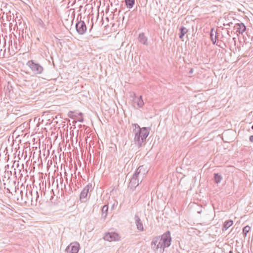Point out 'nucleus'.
Wrapping results in <instances>:
<instances>
[{
  "label": "nucleus",
  "instance_id": "nucleus-1",
  "mask_svg": "<svg viewBox=\"0 0 253 253\" xmlns=\"http://www.w3.org/2000/svg\"><path fill=\"white\" fill-rule=\"evenodd\" d=\"M171 243V237L169 231L161 236L154 237L151 243V247L155 253H164L165 249Z\"/></svg>",
  "mask_w": 253,
  "mask_h": 253
},
{
  "label": "nucleus",
  "instance_id": "nucleus-2",
  "mask_svg": "<svg viewBox=\"0 0 253 253\" xmlns=\"http://www.w3.org/2000/svg\"><path fill=\"white\" fill-rule=\"evenodd\" d=\"M132 126L134 127L133 129L134 143L138 147H140L149 134L150 128L146 127L140 128L137 124H133Z\"/></svg>",
  "mask_w": 253,
  "mask_h": 253
},
{
  "label": "nucleus",
  "instance_id": "nucleus-3",
  "mask_svg": "<svg viewBox=\"0 0 253 253\" xmlns=\"http://www.w3.org/2000/svg\"><path fill=\"white\" fill-rule=\"evenodd\" d=\"M22 200L25 203H30L31 205L36 206L38 200L39 198V195L37 191L34 190H26L25 193V197H23V192L22 190L20 191Z\"/></svg>",
  "mask_w": 253,
  "mask_h": 253
},
{
  "label": "nucleus",
  "instance_id": "nucleus-4",
  "mask_svg": "<svg viewBox=\"0 0 253 253\" xmlns=\"http://www.w3.org/2000/svg\"><path fill=\"white\" fill-rule=\"evenodd\" d=\"M144 174L143 166L139 167L133 174L129 183L128 187L134 190L139 184V178L142 177Z\"/></svg>",
  "mask_w": 253,
  "mask_h": 253
},
{
  "label": "nucleus",
  "instance_id": "nucleus-5",
  "mask_svg": "<svg viewBox=\"0 0 253 253\" xmlns=\"http://www.w3.org/2000/svg\"><path fill=\"white\" fill-rule=\"evenodd\" d=\"M27 65L34 73L36 74H41L43 70V67L40 64L35 62L34 60L28 61Z\"/></svg>",
  "mask_w": 253,
  "mask_h": 253
},
{
  "label": "nucleus",
  "instance_id": "nucleus-6",
  "mask_svg": "<svg viewBox=\"0 0 253 253\" xmlns=\"http://www.w3.org/2000/svg\"><path fill=\"white\" fill-rule=\"evenodd\" d=\"M77 32L80 35L84 34L86 31V26L84 21L80 20L76 24Z\"/></svg>",
  "mask_w": 253,
  "mask_h": 253
},
{
  "label": "nucleus",
  "instance_id": "nucleus-7",
  "mask_svg": "<svg viewBox=\"0 0 253 253\" xmlns=\"http://www.w3.org/2000/svg\"><path fill=\"white\" fill-rule=\"evenodd\" d=\"M105 241L109 242L118 241L119 240V235L115 232H111L106 233L103 237Z\"/></svg>",
  "mask_w": 253,
  "mask_h": 253
},
{
  "label": "nucleus",
  "instance_id": "nucleus-8",
  "mask_svg": "<svg viewBox=\"0 0 253 253\" xmlns=\"http://www.w3.org/2000/svg\"><path fill=\"white\" fill-rule=\"evenodd\" d=\"M91 184H88L84 187V188L82 190L80 194V199L81 201H82V202L85 201L84 200L86 198L87 194L89 191L91 190Z\"/></svg>",
  "mask_w": 253,
  "mask_h": 253
},
{
  "label": "nucleus",
  "instance_id": "nucleus-9",
  "mask_svg": "<svg viewBox=\"0 0 253 253\" xmlns=\"http://www.w3.org/2000/svg\"><path fill=\"white\" fill-rule=\"evenodd\" d=\"M79 248L80 245L79 244L72 243L66 248V251L68 253H78Z\"/></svg>",
  "mask_w": 253,
  "mask_h": 253
},
{
  "label": "nucleus",
  "instance_id": "nucleus-10",
  "mask_svg": "<svg viewBox=\"0 0 253 253\" xmlns=\"http://www.w3.org/2000/svg\"><path fill=\"white\" fill-rule=\"evenodd\" d=\"M130 97L133 98V100L134 102L136 103L138 107L142 108L144 105V102L142 99V96H140L139 97H137L136 96L135 93L132 92L130 95Z\"/></svg>",
  "mask_w": 253,
  "mask_h": 253
},
{
  "label": "nucleus",
  "instance_id": "nucleus-11",
  "mask_svg": "<svg viewBox=\"0 0 253 253\" xmlns=\"http://www.w3.org/2000/svg\"><path fill=\"white\" fill-rule=\"evenodd\" d=\"M234 28L236 30V32L240 34H243L246 30V27L243 23H236L235 25Z\"/></svg>",
  "mask_w": 253,
  "mask_h": 253
},
{
  "label": "nucleus",
  "instance_id": "nucleus-12",
  "mask_svg": "<svg viewBox=\"0 0 253 253\" xmlns=\"http://www.w3.org/2000/svg\"><path fill=\"white\" fill-rule=\"evenodd\" d=\"M134 219L137 229L140 231H143L144 230L143 223L137 214L135 215Z\"/></svg>",
  "mask_w": 253,
  "mask_h": 253
},
{
  "label": "nucleus",
  "instance_id": "nucleus-13",
  "mask_svg": "<svg viewBox=\"0 0 253 253\" xmlns=\"http://www.w3.org/2000/svg\"><path fill=\"white\" fill-rule=\"evenodd\" d=\"M138 40L141 43L144 44V45H147V38L145 36V34L144 33H140L138 36Z\"/></svg>",
  "mask_w": 253,
  "mask_h": 253
},
{
  "label": "nucleus",
  "instance_id": "nucleus-14",
  "mask_svg": "<svg viewBox=\"0 0 253 253\" xmlns=\"http://www.w3.org/2000/svg\"><path fill=\"white\" fill-rule=\"evenodd\" d=\"M216 34L217 32L216 31H214L213 28H212L210 32V37L211 41H212L213 44H215L216 42V39L217 38Z\"/></svg>",
  "mask_w": 253,
  "mask_h": 253
},
{
  "label": "nucleus",
  "instance_id": "nucleus-15",
  "mask_svg": "<svg viewBox=\"0 0 253 253\" xmlns=\"http://www.w3.org/2000/svg\"><path fill=\"white\" fill-rule=\"evenodd\" d=\"M179 31H180V34H179V38L181 39L184 37L185 34L187 33V32H188V30L185 27H184L183 26H181L180 28Z\"/></svg>",
  "mask_w": 253,
  "mask_h": 253
},
{
  "label": "nucleus",
  "instance_id": "nucleus-16",
  "mask_svg": "<svg viewBox=\"0 0 253 253\" xmlns=\"http://www.w3.org/2000/svg\"><path fill=\"white\" fill-rule=\"evenodd\" d=\"M108 210V207L107 205H104L102 208V217L105 218Z\"/></svg>",
  "mask_w": 253,
  "mask_h": 253
},
{
  "label": "nucleus",
  "instance_id": "nucleus-17",
  "mask_svg": "<svg viewBox=\"0 0 253 253\" xmlns=\"http://www.w3.org/2000/svg\"><path fill=\"white\" fill-rule=\"evenodd\" d=\"M134 0H125L126 5L128 8H131L134 4Z\"/></svg>",
  "mask_w": 253,
  "mask_h": 253
},
{
  "label": "nucleus",
  "instance_id": "nucleus-18",
  "mask_svg": "<svg viewBox=\"0 0 253 253\" xmlns=\"http://www.w3.org/2000/svg\"><path fill=\"white\" fill-rule=\"evenodd\" d=\"M233 224V221L229 220L225 221L224 223L223 228L227 230Z\"/></svg>",
  "mask_w": 253,
  "mask_h": 253
},
{
  "label": "nucleus",
  "instance_id": "nucleus-19",
  "mask_svg": "<svg viewBox=\"0 0 253 253\" xmlns=\"http://www.w3.org/2000/svg\"><path fill=\"white\" fill-rule=\"evenodd\" d=\"M214 179L215 180V182L216 183H219L220 182L221 180L222 179V177L221 175L219 174L218 173H215L214 176Z\"/></svg>",
  "mask_w": 253,
  "mask_h": 253
},
{
  "label": "nucleus",
  "instance_id": "nucleus-20",
  "mask_svg": "<svg viewBox=\"0 0 253 253\" xmlns=\"http://www.w3.org/2000/svg\"><path fill=\"white\" fill-rule=\"evenodd\" d=\"M250 230H251V227L248 225H247L243 228V234H244V235L245 237L247 236V233L249 232Z\"/></svg>",
  "mask_w": 253,
  "mask_h": 253
},
{
  "label": "nucleus",
  "instance_id": "nucleus-21",
  "mask_svg": "<svg viewBox=\"0 0 253 253\" xmlns=\"http://www.w3.org/2000/svg\"><path fill=\"white\" fill-rule=\"evenodd\" d=\"M249 139L251 142H253V135H251L250 136Z\"/></svg>",
  "mask_w": 253,
  "mask_h": 253
},
{
  "label": "nucleus",
  "instance_id": "nucleus-22",
  "mask_svg": "<svg viewBox=\"0 0 253 253\" xmlns=\"http://www.w3.org/2000/svg\"><path fill=\"white\" fill-rule=\"evenodd\" d=\"M232 40L234 41V44L235 45V44H236V40H235V38H233Z\"/></svg>",
  "mask_w": 253,
  "mask_h": 253
},
{
  "label": "nucleus",
  "instance_id": "nucleus-23",
  "mask_svg": "<svg viewBox=\"0 0 253 253\" xmlns=\"http://www.w3.org/2000/svg\"><path fill=\"white\" fill-rule=\"evenodd\" d=\"M229 253H234L232 251H230Z\"/></svg>",
  "mask_w": 253,
  "mask_h": 253
},
{
  "label": "nucleus",
  "instance_id": "nucleus-24",
  "mask_svg": "<svg viewBox=\"0 0 253 253\" xmlns=\"http://www.w3.org/2000/svg\"><path fill=\"white\" fill-rule=\"evenodd\" d=\"M252 128L253 129V126H252Z\"/></svg>",
  "mask_w": 253,
  "mask_h": 253
},
{
  "label": "nucleus",
  "instance_id": "nucleus-25",
  "mask_svg": "<svg viewBox=\"0 0 253 253\" xmlns=\"http://www.w3.org/2000/svg\"><path fill=\"white\" fill-rule=\"evenodd\" d=\"M83 119H82V120L80 121V122H83Z\"/></svg>",
  "mask_w": 253,
  "mask_h": 253
},
{
  "label": "nucleus",
  "instance_id": "nucleus-26",
  "mask_svg": "<svg viewBox=\"0 0 253 253\" xmlns=\"http://www.w3.org/2000/svg\"><path fill=\"white\" fill-rule=\"evenodd\" d=\"M23 197H25V194L23 193Z\"/></svg>",
  "mask_w": 253,
  "mask_h": 253
}]
</instances>
